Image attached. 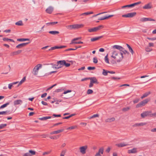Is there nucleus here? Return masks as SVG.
Listing matches in <instances>:
<instances>
[{
  "instance_id": "4c0bfd02",
  "label": "nucleus",
  "mask_w": 156,
  "mask_h": 156,
  "mask_svg": "<svg viewBox=\"0 0 156 156\" xmlns=\"http://www.w3.org/2000/svg\"><path fill=\"white\" fill-rule=\"evenodd\" d=\"M75 115V114H71V115H69V116H66V117H63V119H68L70 118V117H72V116H74Z\"/></svg>"
},
{
  "instance_id": "680f3d73",
  "label": "nucleus",
  "mask_w": 156,
  "mask_h": 156,
  "mask_svg": "<svg viewBox=\"0 0 156 156\" xmlns=\"http://www.w3.org/2000/svg\"><path fill=\"white\" fill-rule=\"evenodd\" d=\"M51 151L45 152L43 153V155H45L48 154L50 153Z\"/></svg>"
},
{
  "instance_id": "864d4df0",
  "label": "nucleus",
  "mask_w": 156,
  "mask_h": 156,
  "mask_svg": "<svg viewBox=\"0 0 156 156\" xmlns=\"http://www.w3.org/2000/svg\"><path fill=\"white\" fill-rule=\"evenodd\" d=\"M76 127H77L76 126H71L69 127H68V128H67V129H74Z\"/></svg>"
},
{
  "instance_id": "4468645a",
  "label": "nucleus",
  "mask_w": 156,
  "mask_h": 156,
  "mask_svg": "<svg viewBox=\"0 0 156 156\" xmlns=\"http://www.w3.org/2000/svg\"><path fill=\"white\" fill-rule=\"evenodd\" d=\"M66 47L65 46H55L54 47H51L50 49H49L48 51L53 50L56 49H61Z\"/></svg>"
},
{
  "instance_id": "72a5a7b5",
  "label": "nucleus",
  "mask_w": 156,
  "mask_h": 156,
  "mask_svg": "<svg viewBox=\"0 0 156 156\" xmlns=\"http://www.w3.org/2000/svg\"><path fill=\"white\" fill-rule=\"evenodd\" d=\"M150 94V92H147L144 94V95L142 96L141 97V98L142 99L143 98H145L147 96Z\"/></svg>"
},
{
  "instance_id": "bf43d9fd",
  "label": "nucleus",
  "mask_w": 156,
  "mask_h": 156,
  "mask_svg": "<svg viewBox=\"0 0 156 156\" xmlns=\"http://www.w3.org/2000/svg\"><path fill=\"white\" fill-rule=\"evenodd\" d=\"M23 156H31V155H30V153L29 151L28 152H27L24 154H23Z\"/></svg>"
},
{
  "instance_id": "3c124183",
  "label": "nucleus",
  "mask_w": 156,
  "mask_h": 156,
  "mask_svg": "<svg viewBox=\"0 0 156 156\" xmlns=\"http://www.w3.org/2000/svg\"><path fill=\"white\" fill-rule=\"evenodd\" d=\"M98 60L96 57H94L93 58V62L94 63H96L98 62Z\"/></svg>"
},
{
  "instance_id": "39448f33",
  "label": "nucleus",
  "mask_w": 156,
  "mask_h": 156,
  "mask_svg": "<svg viewBox=\"0 0 156 156\" xmlns=\"http://www.w3.org/2000/svg\"><path fill=\"white\" fill-rule=\"evenodd\" d=\"M103 28V26L102 25H100L98 27H94L92 28L89 29L88 30V31L90 33L94 32L97 31L102 28Z\"/></svg>"
},
{
  "instance_id": "2f4dec72",
  "label": "nucleus",
  "mask_w": 156,
  "mask_h": 156,
  "mask_svg": "<svg viewBox=\"0 0 156 156\" xmlns=\"http://www.w3.org/2000/svg\"><path fill=\"white\" fill-rule=\"evenodd\" d=\"M15 24L18 26H23V23L22 21L20 20L17 22H16L15 23Z\"/></svg>"
},
{
  "instance_id": "a18cd8bd",
  "label": "nucleus",
  "mask_w": 156,
  "mask_h": 156,
  "mask_svg": "<svg viewBox=\"0 0 156 156\" xmlns=\"http://www.w3.org/2000/svg\"><path fill=\"white\" fill-rule=\"evenodd\" d=\"M98 116H99V115L98 114H94V115H93L92 116L90 117L89 119H92V118H94L98 117Z\"/></svg>"
},
{
  "instance_id": "cd10ccee",
  "label": "nucleus",
  "mask_w": 156,
  "mask_h": 156,
  "mask_svg": "<svg viewBox=\"0 0 156 156\" xmlns=\"http://www.w3.org/2000/svg\"><path fill=\"white\" fill-rule=\"evenodd\" d=\"M51 116H46V117H43L41 118H39V119L41 120H45L47 119H51Z\"/></svg>"
},
{
  "instance_id": "393cba45",
  "label": "nucleus",
  "mask_w": 156,
  "mask_h": 156,
  "mask_svg": "<svg viewBox=\"0 0 156 156\" xmlns=\"http://www.w3.org/2000/svg\"><path fill=\"white\" fill-rule=\"evenodd\" d=\"M115 145L118 147H120L127 146L128 145V144H125V143H121L116 144Z\"/></svg>"
},
{
  "instance_id": "0eeeda50",
  "label": "nucleus",
  "mask_w": 156,
  "mask_h": 156,
  "mask_svg": "<svg viewBox=\"0 0 156 156\" xmlns=\"http://www.w3.org/2000/svg\"><path fill=\"white\" fill-rule=\"evenodd\" d=\"M87 148L88 146L86 145L80 147L79 148L80 152L83 154H85Z\"/></svg>"
},
{
  "instance_id": "4d7b16f0",
  "label": "nucleus",
  "mask_w": 156,
  "mask_h": 156,
  "mask_svg": "<svg viewBox=\"0 0 156 156\" xmlns=\"http://www.w3.org/2000/svg\"><path fill=\"white\" fill-rule=\"evenodd\" d=\"M139 101V98H137L134 99L133 101V102L134 103H137Z\"/></svg>"
},
{
  "instance_id": "a878e982",
  "label": "nucleus",
  "mask_w": 156,
  "mask_h": 156,
  "mask_svg": "<svg viewBox=\"0 0 156 156\" xmlns=\"http://www.w3.org/2000/svg\"><path fill=\"white\" fill-rule=\"evenodd\" d=\"M102 37V36H100L98 37L92 38L91 39L90 41L92 42H94L98 40Z\"/></svg>"
},
{
  "instance_id": "7ed1b4c3",
  "label": "nucleus",
  "mask_w": 156,
  "mask_h": 156,
  "mask_svg": "<svg viewBox=\"0 0 156 156\" xmlns=\"http://www.w3.org/2000/svg\"><path fill=\"white\" fill-rule=\"evenodd\" d=\"M42 65L41 64H38L33 69V73L34 75H37V74L39 69L41 68Z\"/></svg>"
},
{
  "instance_id": "37998d69",
  "label": "nucleus",
  "mask_w": 156,
  "mask_h": 156,
  "mask_svg": "<svg viewBox=\"0 0 156 156\" xmlns=\"http://www.w3.org/2000/svg\"><path fill=\"white\" fill-rule=\"evenodd\" d=\"M108 55L107 54L106 56H105V60L106 62L107 63H109V61L108 58Z\"/></svg>"
},
{
  "instance_id": "f704fd0d",
  "label": "nucleus",
  "mask_w": 156,
  "mask_h": 156,
  "mask_svg": "<svg viewBox=\"0 0 156 156\" xmlns=\"http://www.w3.org/2000/svg\"><path fill=\"white\" fill-rule=\"evenodd\" d=\"M26 80V77H23L21 80L19 82V83L18 85V86L22 84Z\"/></svg>"
},
{
  "instance_id": "c03bdc74",
  "label": "nucleus",
  "mask_w": 156,
  "mask_h": 156,
  "mask_svg": "<svg viewBox=\"0 0 156 156\" xmlns=\"http://www.w3.org/2000/svg\"><path fill=\"white\" fill-rule=\"evenodd\" d=\"M9 112V111H6L0 112V115H6Z\"/></svg>"
},
{
  "instance_id": "774afa93",
  "label": "nucleus",
  "mask_w": 156,
  "mask_h": 156,
  "mask_svg": "<svg viewBox=\"0 0 156 156\" xmlns=\"http://www.w3.org/2000/svg\"><path fill=\"white\" fill-rule=\"evenodd\" d=\"M41 103L42 104L44 105H48V104L47 102L43 101H41Z\"/></svg>"
},
{
  "instance_id": "338daca9",
  "label": "nucleus",
  "mask_w": 156,
  "mask_h": 156,
  "mask_svg": "<svg viewBox=\"0 0 156 156\" xmlns=\"http://www.w3.org/2000/svg\"><path fill=\"white\" fill-rule=\"evenodd\" d=\"M58 101L57 99L56 98H53V101H51V103H53L54 102H55Z\"/></svg>"
},
{
  "instance_id": "1a4fd4ad",
  "label": "nucleus",
  "mask_w": 156,
  "mask_h": 156,
  "mask_svg": "<svg viewBox=\"0 0 156 156\" xmlns=\"http://www.w3.org/2000/svg\"><path fill=\"white\" fill-rule=\"evenodd\" d=\"M136 14V13L135 12H130L126 14L123 15L122 16L123 17L131 18L134 16Z\"/></svg>"
},
{
  "instance_id": "5fc2aeb1",
  "label": "nucleus",
  "mask_w": 156,
  "mask_h": 156,
  "mask_svg": "<svg viewBox=\"0 0 156 156\" xmlns=\"http://www.w3.org/2000/svg\"><path fill=\"white\" fill-rule=\"evenodd\" d=\"M70 65V64L69 63H66V61H65V63L64 64V66H65L66 67H68Z\"/></svg>"
},
{
  "instance_id": "423d86ee",
  "label": "nucleus",
  "mask_w": 156,
  "mask_h": 156,
  "mask_svg": "<svg viewBox=\"0 0 156 156\" xmlns=\"http://www.w3.org/2000/svg\"><path fill=\"white\" fill-rule=\"evenodd\" d=\"M151 111L144 112L141 114V116L142 118H144L145 117L149 116L151 117L153 116V115H152L153 114H151Z\"/></svg>"
},
{
  "instance_id": "5701e85b",
  "label": "nucleus",
  "mask_w": 156,
  "mask_h": 156,
  "mask_svg": "<svg viewBox=\"0 0 156 156\" xmlns=\"http://www.w3.org/2000/svg\"><path fill=\"white\" fill-rule=\"evenodd\" d=\"M63 131H64L63 129L58 130L57 131H54L51 132L50 133V134H51V135L57 134L58 133H60L62 132H63Z\"/></svg>"
},
{
  "instance_id": "c9c22d12",
  "label": "nucleus",
  "mask_w": 156,
  "mask_h": 156,
  "mask_svg": "<svg viewBox=\"0 0 156 156\" xmlns=\"http://www.w3.org/2000/svg\"><path fill=\"white\" fill-rule=\"evenodd\" d=\"M9 103H10L9 102H8L6 103L0 107V109H1L2 108H3L5 107L8 105H9Z\"/></svg>"
},
{
  "instance_id": "a211bd4d",
  "label": "nucleus",
  "mask_w": 156,
  "mask_h": 156,
  "mask_svg": "<svg viewBox=\"0 0 156 156\" xmlns=\"http://www.w3.org/2000/svg\"><path fill=\"white\" fill-rule=\"evenodd\" d=\"M23 103V101L22 100L19 99L16 100H15L13 102V104L14 105H20L22 104Z\"/></svg>"
},
{
  "instance_id": "79ce46f5",
  "label": "nucleus",
  "mask_w": 156,
  "mask_h": 156,
  "mask_svg": "<svg viewBox=\"0 0 156 156\" xmlns=\"http://www.w3.org/2000/svg\"><path fill=\"white\" fill-rule=\"evenodd\" d=\"M49 64H48L47 65H49ZM52 66V68H54L55 69H58L59 68H58V66H57V65L53 64V63H51L50 64Z\"/></svg>"
},
{
  "instance_id": "c756f323",
  "label": "nucleus",
  "mask_w": 156,
  "mask_h": 156,
  "mask_svg": "<svg viewBox=\"0 0 156 156\" xmlns=\"http://www.w3.org/2000/svg\"><path fill=\"white\" fill-rule=\"evenodd\" d=\"M17 41H29L30 39L29 38H19L17 39Z\"/></svg>"
},
{
  "instance_id": "f3484780",
  "label": "nucleus",
  "mask_w": 156,
  "mask_h": 156,
  "mask_svg": "<svg viewBox=\"0 0 156 156\" xmlns=\"http://www.w3.org/2000/svg\"><path fill=\"white\" fill-rule=\"evenodd\" d=\"M22 51L21 50H19L16 51L12 52L11 53L10 55L14 56L17 55L21 53Z\"/></svg>"
},
{
  "instance_id": "412c9836",
  "label": "nucleus",
  "mask_w": 156,
  "mask_h": 156,
  "mask_svg": "<svg viewBox=\"0 0 156 156\" xmlns=\"http://www.w3.org/2000/svg\"><path fill=\"white\" fill-rule=\"evenodd\" d=\"M53 10V8L52 6H49V7L46 10V12L48 13L49 14H51Z\"/></svg>"
},
{
  "instance_id": "8fccbe9b",
  "label": "nucleus",
  "mask_w": 156,
  "mask_h": 156,
  "mask_svg": "<svg viewBox=\"0 0 156 156\" xmlns=\"http://www.w3.org/2000/svg\"><path fill=\"white\" fill-rule=\"evenodd\" d=\"M59 136H52L50 137V138L51 139H57L59 137Z\"/></svg>"
},
{
  "instance_id": "dca6fc26",
  "label": "nucleus",
  "mask_w": 156,
  "mask_h": 156,
  "mask_svg": "<svg viewBox=\"0 0 156 156\" xmlns=\"http://www.w3.org/2000/svg\"><path fill=\"white\" fill-rule=\"evenodd\" d=\"M147 123L146 122H141L139 123H136L133 125L134 127H136L137 126H143L144 125H146Z\"/></svg>"
},
{
  "instance_id": "ddd939ff",
  "label": "nucleus",
  "mask_w": 156,
  "mask_h": 156,
  "mask_svg": "<svg viewBox=\"0 0 156 156\" xmlns=\"http://www.w3.org/2000/svg\"><path fill=\"white\" fill-rule=\"evenodd\" d=\"M152 8V5L151 3H149L145 5L143 7V8L144 9H149Z\"/></svg>"
},
{
  "instance_id": "09e8293b",
  "label": "nucleus",
  "mask_w": 156,
  "mask_h": 156,
  "mask_svg": "<svg viewBox=\"0 0 156 156\" xmlns=\"http://www.w3.org/2000/svg\"><path fill=\"white\" fill-rule=\"evenodd\" d=\"M152 50V49L148 47H147L145 48V51L147 52H150Z\"/></svg>"
},
{
  "instance_id": "2eb2a0df",
  "label": "nucleus",
  "mask_w": 156,
  "mask_h": 156,
  "mask_svg": "<svg viewBox=\"0 0 156 156\" xmlns=\"http://www.w3.org/2000/svg\"><path fill=\"white\" fill-rule=\"evenodd\" d=\"M140 21L141 22H145L147 21H155V20L151 18H143L140 19Z\"/></svg>"
},
{
  "instance_id": "bb28decb",
  "label": "nucleus",
  "mask_w": 156,
  "mask_h": 156,
  "mask_svg": "<svg viewBox=\"0 0 156 156\" xmlns=\"http://www.w3.org/2000/svg\"><path fill=\"white\" fill-rule=\"evenodd\" d=\"M115 119L114 118L112 117L106 119L105 121L106 122H110L114 121Z\"/></svg>"
},
{
  "instance_id": "473e14b6",
  "label": "nucleus",
  "mask_w": 156,
  "mask_h": 156,
  "mask_svg": "<svg viewBox=\"0 0 156 156\" xmlns=\"http://www.w3.org/2000/svg\"><path fill=\"white\" fill-rule=\"evenodd\" d=\"M126 45L128 48L130 52H131L132 54L133 55L134 52L132 48L128 44H126Z\"/></svg>"
},
{
  "instance_id": "0e129e2a",
  "label": "nucleus",
  "mask_w": 156,
  "mask_h": 156,
  "mask_svg": "<svg viewBox=\"0 0 156 156\" xmlns=\"http://www.w3.org/2000/svg\"><path fill=\"white\" fill-rule=\"evenodd\" d=\"M71 92V90H67L66 91H65L63 93V94H66L68 93H69V92Z\"/></svg>"
},
{
  "instance_id": "9b49d317",
  "label": "nucleus",
  "mask_w": 156,
  "mask_h": 156,
  "mask_svg": "<svg viewBox=\"0 0 156 156\" xmlns=\"http://www.w3.org/2000/svg\"><path fill=\"white\" fill-rule=\"evenodd\" d=\"M104 152V148L101 147L99 149L98 151L96 153L95 156H102L101 154H103Z\"/></svg>"
},
{
  "instance_id": "f03ea898",
  "label": "nucleus",
  "mask_w": 156,
  "mask_h": 156,
  "mask_svg": "<svg viewBox=\"0 0 156 156\" xmlns=\"http://www.w3.org/2000/svg\"><path fill=\"white\" fill-rule=\"evenodd\" d=\"M112 48L119 50L120 51L122 52L124 54L127 53L128 54H129V52H128L127 51L125 50L124 48L118 45H114L112 46Z\"/></svg>"
},
{
  "instance_id": "4be33fe9",
  "label": "nucleus",
  "mask_w": 156,
  "mask_h": 156,
  "mask_svg": "<svg viewBox=\"0 0 156 156\" xmlns=\"http://www.w3.org/2000/svg\"><path fill=\"white\" fill-rule=\"evenodd\" d=\"M137 152V149L136 148H133L132 149L128 150V153L129 154L133 153L135 154Z\"/></svg>"
},
{
  "instance_id": "b1692460",
  "label": "nucleus",
  "mask_w": 156,
  "mask_h": 156,
  "mask_svg": "<svg viewBox=\"0 0 156 156\" xmlns=\"http://www.w3.org/2000/svg\"><path fill=\"white\" fill-rule=\"evenodd\" d=\"M118 55V52L114 50L112 51V55L111 56V57L112 58L115 59L116 58V56H117Z\"/></svg>"
},
{
  "instance_id": "e433bc0d",
  "label": "nucleus",
  "mask_w": 156,
  "mask_h": 156,
  "mask_svg": "<svg viewBox=\"0 0 156 156\" xmlns=\"http://www.w3.org/2000/svg\"><path fill=\"white\" fill-rule=\"evenodd\" d=\"M58 23L57 22H50V23H46V25L47 26H49L51 25H54L56 24H57Z\"/></svg>"
},
{
  "instance_id": "f257e3e1",
  "label": "nucleus",
  "mask_w": 156,
  "mask_h": 156,
  "mask_svg": "<svg viewBox=\"0 0 156 156\" xmlns=\"http://www.w3.org/2000/svg\"><path fill=\"white\" fill-rule=\"evenodd\" d=\"M83 25L82 24H75L69 25L67 27L70 30H72L79 29L83 27Z\"/></svg>"
},
{
  "instance_id": "6e6552de",
  "label": "nucleus",
  "mask_w": 156,
  "mask_h": 156,
  "mask_svg": "<svg viewBox=\"0 0 156 156\" xmlns=\"http://www.w3.org/2000/svg\"><path fill=\"white\" fill-rule=\"evenodd\" d=\"M141 3V2H137L134 3H133V4H131L130 5L123 6L122 7V8L123 9L126 7H129V8L133 7H134V6H135L136 5H138V4H140Z\"/></svg>"
},
{
  "instance_id": "603ef678",
  "label": "nucleus",
  "mask_w": 156,
  "mask_h": 156,
  "mask_svg": "<svg viewBox=\"0 0 156 156\" xmlns=\"http://www.w3.org/2000/svg\"><path fill=\"white\" fill-rule=\"evenodd\" d=\"M93 92V91L91 89H89L87 90V94H90Z\"/></svg>"
},
{
  "instance_id": "58836bf2",
  "label": "nucleus",
  "mask_w": 156,
  "mask_h": 156,
  "mask_svg": "<svg viewBox=\"0 0 156 156\" xmlns=\"http://www.w3.org/2000/svg\"><path fill=\"white\" fill-rule=\"evenodd\" d=\"M83 42L82 41H79V42H75L72 41L71 43H70L71 44H83Z\"/></svg>"
},
{
  "instance_id": "de8ad7c7",
  "label": "nucleus",
  "mask_w": 156,
  "mask_h": 156,
  "mask_svg": "<svg viewBox=\"0 0 156 156\" xmlns=\"http://www.w3.org/2000/svg\"><path fill=\"white\" fill-rule=\"evenodd\" d=\"M130 109L129 107H127L126 108H124L122 109V111L124 112H126L128 111Z\"/></svg>"
},
{
  "instance_id": "7c9ffc66",
  "label": "nucleus",
  "mask_w": 156,
  "mask_h": 156,
  "mask_svg": "<svg viewBox=\"0 0 156 156\" xmlns=\"http://www.w3.org/2000/svg\"><path fill=\"white\" fill-rule=\"evenodd\" d=\"M93 12H85L82 14H81L80 16H85V15H87L90 14H93Z\"/></svg>"
},
{
  "instance_id": "052dcab7",
  "label": "nucleus",
  "mask_w": 156,
  "mask_h": 156,
  "mask_svg": "<svg viewBox=\"0 0 156 156\" xmlns=\"http://www.w3.org/2000/svg\"><path fill=\"white\" fill-rule=\"evenodd\" d=\"M56 85H57L56 84H55L51 86V87H50L49 88H48L47 90H50L51 89H52L53 87L56 86Z\"/></svg>"
},
{
  "instance_id": "6e6d98bb",
  "label": "nucleus",
  "mask_w": 156,
  "mask_h": 156,
  "mask_svg": "<svg viewBox=\"0 0 156 156\" xmlns=\"http://www.w3.org/2000/svg\"><path fill=\"white\" fill-rule=\"evenodd\" d=\"M95 68L94 67L89 66L87 68V69L89 70H94L95 69Z\"/></svg>"
},
{
  "instance_id": "ea45409f",
  "label": "nucleus",
  "mask_w": 156,
  "mask_h": 156,
  "mask_svg": "<svg viewBox=\"0 0 156 156\" xmlns=\"http://www.w3.org/2000/svg\"><path fill=\"white\" fill-rule=\"evenodd\" d=\"M108 71L107 70H106L105 69H103V72L102 74L104 76H107L108 75Z\"/></svg>"
},
{
  "instance_id": "13d9d810",
  "label": "nucleus",
  "mask_w": 156,
  "mask_h": 156,
  "mask_svg": "<svg viewBox=\"0 0 156 156\" xmlns=\"http://www.w3.org/2000/svg\"><path fill=\"white\" fill-rule=\"evenodd\" d=\"M106 18L107 17H106V16H104L103 17H100L98 19V20H103L106 19H107Z\"/></svg>"
},
{
  "instance_id": "20e7f679",
  "label": "nucleus",
  "mask_w": 156,
  "mask_h": 156,
  "mask_svg": "<svg viewBox=\"0 0 156 156\" xmlns=\"http://www.w3.org/2000/svg\"><path fill=\"white\" fill-rule=\"evenodd\" d=\"M150 100L148 99H146L142 101H141L136 105V108H139L144 106Z\"/></svg>"
},
{
  "instance_id": "6ab92c4d",
  "label": "nucleus",
  "mask_w": 156,
  "mask_h": 156,
  "mask_svg": "<svg viewBox=\"0 0 156 156\" xmlns=\"http://www.w3.org/2000/svg\"><path fill=\"white\" fill-rule=\"evenodd\" d=\"M89 79L90 80V81L91 82H92V83H96V84H98V80L95 77H91Z\"/></svg>"
},
{
  "instance_id": "a19ab883",
  "label": "nucleus",
  "mask_w": 156,
  "mask_h": 156,
  "mask_svg": "<svg viewBox=\"0 0 156 156\" xmlns=\"http://www.w3.org/2000/svg\"><path fill=\"white\" fill-rule=\"evenodd\" d=\"M29 152L30 153V155H31V156H32V155H34L36 154V152L35 151H32V150H29Z\"/></svg>"
},
{
  "instance_id": "e2e57ef3",
  "label": "nucleus",
  "mask_w": 156,
  "mask_h": 156,
  "mask_svg": "<svg viewBox=\"0 0 156 156\" xmlns=\"http://www.w3.org/2000/svg\"><path fill=\"white\" fill-rule=\"evenodd\" d=\"M81 38V37H77V38H74V39H73L72 40V41H75L78 40L80 39Z\"/></svg>"
},
{
  "instance_id": "69168bd1",
  "label": "nucleus",
  "mask_w": 156,
  "mask_h": 156,
  "mask_svg": "<svg viewBox=\"0 0 156 156\" xmlns=\"http://www.w3.org/2000/svg\"><path fill=\"white\" fill-rule=\"evenodd\" d=\"M13 84L12 83H10L8 85V88L9 89H11V87H12Z\"/></svg>"
},
{
  "instance_id": "c85d7f7f",
  "label": "nucleus",
  "mask_w": 156,
  "mask_h": 156,
  "mask_svg": "<svg viewBox=\"0 0 156 156\" xmlns=\"http://www.w3.org/2000/svg\"><path fill=\"white\" fill-rule=\"evenodd\" d=\"M49 33L55 35L58 34L59 33V32L58 31H49Z\"/></svg>"
},
{
  "instance_id": "f8f14e48",
  "label": "nucleus",
  "mask_w": 156,
  "mask_h": 156,
  "mask_svg": "<svg viewBox=\"0 0 156 156\" xmlns=\"http://www.w3.org/2000/svg\"><path fill=\"white\" fill-rule=\"evenodd\" d=\"M30 42H27V43H24L21 44H20L18 45H17L16 46V48H21L25 47L27 44L30 43Z\"/></svg>"
},
{
  "instance_id": "aec40b11",
  "label": "nucleus",
  "mask_w": 156,
  "mask_h": 156,
  "mask_svg": "<svg viewBox=\"0 0 156 156\" xmlns=\"http://www.w3.org/2000/svg\"><path fill=\"white\" fill-rule=\"evenodd\" d=\"M119 56L120 57L119 58H117V62H120L123 58V54L122 52H121L119 54Z\"/></svg>"
},
{
  "instance_id": "9d476101",
  "label": "nucleus",
  "mask_w": 156,
  "mask_h": 156,
  "mask_svg": "<svg viewBox=\"0 0 156 156\" xmlns=\"http://www.w3.org/2000/svg\"><path fill=\"white\" fill-rule=\"evenodd\" d=\"M64 60L59 61L57 62V66H58V68H60L64 66L65 63Z\"/></svg>"
},
{
  "instance_id": "49530a36",
  "label": "nucleus",
  "mask_w": 156,
  "mask_h": 156,
  "mask_svg": "<svg viewBox=\"0 0 156 156\" xmlns=\"http://www.w3.org/2000/svg\"><path fill=\"white\" fill-rule=\"evenodd\" d=\"M7 126L6 124H2L0 125V129H2Z\"/></svg>"
}]
</instances>
